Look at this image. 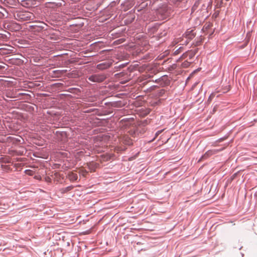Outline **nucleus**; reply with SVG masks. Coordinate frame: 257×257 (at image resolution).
I'll return each mask as SVG.
<instances>
[{"label": "nucleus", "instance_id": "nucleus-1", "mask_svg": "<svg viewBox=\"0 0 257 257\" xmlns=\"http://www.w3.org/2000/svg\"><path fill=\"white\" fill-rule=\"evenodd\" d=\"M105 74H95L90 76L88 79L92 82H101L106 79Z\"/></svg>", "mask_w": 257, "mask_h": 257}, {"label": "nucleus", "instance_id": "nucleus-2", "mask_svg": "<svg viewBox=\"0 0 257 257\" xmlns=\"http://www.w3.org/2000/svg\"><path fill=\"white\" fill-rule=\"evenodd\" d=\"M112 64L111 62H105L100 64H99L97 66V68L98 69L103 70L109 68Z\"/></svg>", "mask_w": 257, "mask_h": 257}, {"label": "nucleus", "instance_id": "nucleus-3", "mask_svg": "<svg viewBox=\"0 0 257 257\" xmlns=\"http://www.w3.org/2000/svg\"><path fill=\"white\" fill-rule=\"evenodd\" d=\"M186 38L188 40H191L195 36L194 30H187L185 34Z\"/></svg>", "mask_w": 257, "mask_h": 257}, {"label": "nucleus", "instance_id": "nucleus-4", "mask_svg": "<svg viewBox=\"0 0 257 257\" xmlns=\"http://www.w3.org/2000/svg\"><path fill=\"white\" fill-rule=\"evenodd\" d=\"M67 177L71 181H76L78 178L77 174L74 172H69L68 174Z\"/></svg>", "mask_w": 257, "mask_h": 257}, {"label": "nucleus", "instance_id": "nucleus-5", "mask_svg": "<svg viewBox=\"0 0 257 257\" xmlns=\"http://www.w3.org/2000/svg\"><path fill=\"white\" fill-rule=\"evenodd\" d=\"M218 151L217 150H209L208 151H207L205 154L203 156V157L204 158H207L213 154H215L216 153H217Z\"/></svg>", "mask_w": 257, "mask_h": 257}, {"label": "nucleus", "instance_id": "nucleus-6", "mask_svg": "<svg viewBox=\"0 0 257 257\" xmlns=\"http://www.w3.org/2000/svg\"><path fill=\"white\" fill-rule=\"evenodd\" d=\"M73 188V187L72 186H69L67 187L61 189L60 190V191L62 193H65L71 190Z\"/></svg>", "mask_w": 257, "mask_h": 257}, {"label": "nucleus", "instance_id": "nucleus-7", "mask_svg": "<svg viewBox=\"0 0 257 257\" xmlns=\"http://www.w3.org/2000/svg\"><path fill=\"white\" fill-rule=\"evenodd\" d=\"M78 172L80 175L83 176V177H86L88 173V172L83 169H79Z\"/></svg>", "mask_w": 257, "mask_h": 257}, {"label": "nucleus", "instance_id": "nucleus-8", "mask_svg": "<svg viewBox=\"0 0 257 257\" xmlns=\"http://www.w3.org/2000/svg\"><path fill=\"white\" fill-rule=\"evenodd\" d=\"M10 48H13V47L10 46L4 45V46H2V47H0V50H8V51H12V50Z\"/></svg>", "mask_w": 257, "mask_h": 257}, {"label": "nucleus", "instance_id": "nucleus-9", "mask_svg": "<svg viewBox=\"0 0 257 257\" xmlns=\"http://www.w3.org/2000/svg\"><path fill=\"white\" fill-rule=\"evenodd\" d=\"M31 14L29 13H26L25 15H24V16L25 17L22 18V19H24V20H29L31 19Z\"/></svg>", "mask_w": 257, "mask_h": 257}, {"label": "nucleus", "instance_id": "nucleus-10", "mask_svg": "<svg viewBox=\"0 0 257 257\" xmlns=\"http://www.w3.org/2000/svg\"><path fill=\"white\" fill-rule=\"evenodd\" d=\"M162 132L163 130L158 131V132H157L155 134V138H157Z\"/></svg>", "mask_w": 257, "mask_h": 257}, {"label": "nucleus", "instance_id": "nucleus-11", "mask_svg": "<svg viewBox=\"0 0 257 257\" xmlns=\"http://www.w3.org/2000/svg\"><path fill=\"white\" fill-rule=\"evenodd\" d=\"M93 165H95V164H94L93 163H92L90 164L89 165V168L91 170V171H94V169H91V166H93Z\"/></svg>", "mask_w": 257, "mask_h": 257}, {"label": "nucleus", "instance_id": "nucleus-12", "mask_svg": "<svg viewBox=\"0 0 257 257\" xmlns=\"http://www.w3.org/2000/svg\"><path fill=\"white\" fill-rule=\"evenodd\" d=\"M183 65L184 67H187L189 65V63L188 62H185L183 63Z\"/></svg>", "mask_w": 257, "mask_h": 257}]
</instances>
